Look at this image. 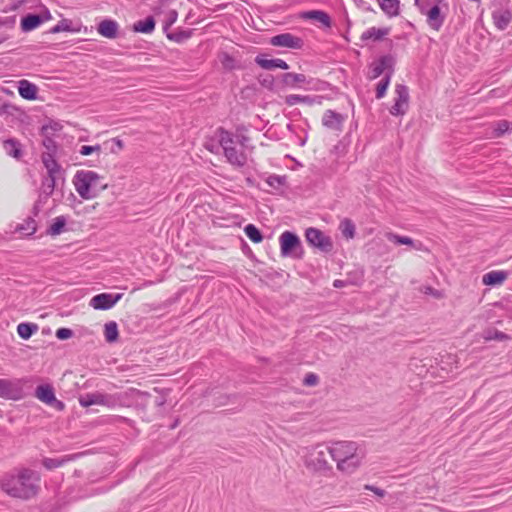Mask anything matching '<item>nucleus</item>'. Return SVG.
I'll return each mask as SVG.
<instances>
[{
	"instance_id": "f257e3e1",
	"label": "nucleus",
	"mask_w": 512,
	"mask_h": 512,
	"mask_svg": "<svg viewBox=\"0 0 512 512\" xmlns=\"http://www.w3.org/2000/svg\"><path fill=\"white\" fill-rule=\"evenodd\" d=\"M1 488L11 497L27 500L38 493L40 475L30 469L16 470L2 478Z\"/></svg>"
},
{
	"instance_id": "f03ea898",
	"label": "nucleus",
	"mask_w": 512,
	"mask_h": 512,
	"mask_svg": "<svg viewBox=\"0 0 512 512\" xmlns=\"http://www.w3.org/2000/svg\"><path fill=\"white\" fill-rule=\"evenodd\" d=\"M364 455L356 442L338 441L331 446V458L336 462L337 470L350 475L362 464Z\"/></svg>"
},
{
	"instance_id": "7ed1b4c3",
	"label": "nucleus",
	"mask_w": 512,
	"mask_h": 512,
	"mask_svg": "<svg viewBox=\"0 0 512 512\" xmlns=\"http://www.w3.org/2000/svg\"><path fill=\"white\" fill-rule=\"evenodd\" d=\"M73 185L82 199L90 200L107 188L104 178L92 170H79L73 177Z\"/></svg>"
},
{
	"instance_id": "20e7f679",
	"label": "nucleus",
	"mask_w": 512,
	"mask_h": 512,
	"mask_svg": "<svg viewBox=\"0 0 512 512\" xmlns=\"http://www.w3.org/2000/svg\"><path fill=\"white\" fill-rule=\"evenodd\" d=\"M217 137L227 161L231 165L237 167L244 166L246 163V155L242 150V145L239 143V139L234 138L230 132L224 129H219L217 131Z\"/></svg>"
},
{
	"instance_id": "39448f33",
	"label": "nucleus",
	"mask_w": 512,
	"mask_h": 512,
	"mask_svg": "<svg viewBox=\"0 0 512 512\" xmlns=\"http://www.w3.org/2000/svg\"><path fill=\"white\" fill-rule=\"evenodd\" d=\"M42 162L47 170V176L42 182V193L49 197L54 192L59 180H63V170L53 156L49 153L42 155Z\"/></svg>"
},
{
	"instance_id": "423d86ee",
	"label": "nucleus",
	"mask_w": 512,
	"mask_h": 512,
	"mask_svg": "<svg viewBox=\"0 0 512 512\" xmlns=\"http://www.w3.org/2000/svg\"><path fill=\"white\" fill-rule=\"evenodd\" d=\"M329 456L331 457V446L317 444L307 450L304 456V464L309 470L324 471L330 468Z\"/></svg>"
},
{
	"instance_id": "0eeeda50",
	"label": "nucleus",
	"mask_w": 512,
	"mask_h": 512,
	"mask_svg": "<svg viewBox=\"0 0 512 512\" xmlns=\"http://www.w3.org/2000/svg\"><path fill=\"white\" fill-rule=\"evenodd\" d=\"M421 13L427 17L428 25L438 31L442 26L445 16L441 13L440 4L442 0H415Z\"/></svg>"
},
{
	"instance_id": "6e6552de",
	"label": "nucleus",
	"mask_w": 512,
	"mask_h": 512,
	"mask_svg": "<svg viewBox=\"0 0 512 512\" xmlns=\"http://www.w3.org/2000/svg\"><path fill=\"white\" fill-rule=\"evenodd\" d=\"M279 242L282 256L301 257V242L296 234L285 231L280 235Z\"/></svg>"
},
{
	"instance_id": "1a4fd4ad",
	"label": "nucleus",
	"mask_w": 512,
	"mask_h": 512,
	"mask_svg": "<svg viewBox=\"0 0 512 512\" xmlns=\"http://www.w3.org/2000/svg\"><path fill=\"white\" fill-rule=\"evenodd\" d=\"M35 397L58 411H62L65 408L64 403L55 397L54 388L50 384L37 386L35 389Z\"/></svg>"
},
{
	"instance_id": "9d476101",
	"label": "nucleus",
	"mask_w": 512,
	"mask_h": 512,
	"mask_svg": "<svg viewBox=\"0 0 512 512\" xmlns=\"http://www.w3.org/2000/svg\"><path fill=\"white\" fill-rule=\"evenodd\" d=\"M394 104L390 108V113L394 116L404 115L409 106V92L405 85L397 84L395 87Z\"/></svg>"
},
{
	"instance_id": "9b49d317",
	"label": "nucleus",
	"mask_w": 512,
	"mask_h": 512,
	"mask_svg": "<svg viewBox=\"0 0 512 512\" xmlns=\"http://www.w3.org/2000/svg\"><path fill=\"white\" fill-rule=\"evenodd\" d=\"M0 397L10 400L22 399L24 397V392L21 381L0 379Z\"/></svg>"
},
{
	"instance_id": "f8f14e48",
	"label": "nucleus",
	"mask_w": 512,
	"mask_h": 512,
	"mask_svg": "<svg viewBox=\"0 0 512 512\" xmlns=\"http://www.w3.org/2000/svg\"><path fill=\"white\" fill-rule=\"evenodd\" d=\"M306 240L309 244L319 248L324 252L332 249V242L329 237L316 228H308L305 233Z\"/></svg>"
},
{
	"instance_id": "ddd939ff",
	"label": "nucleus",
	"mask_w": 512,
	"mask_h": 512,
	"mask_svg": "<svg viewBox=\"0 0 512 512\" xmlns=\"http://www.w3.org/2000/svg\"><path fill=\"white\" fill-rule=\"evenodd\" d=\"M121 298L122 294L101 293L92 297L89 304L96 310H108Z\"/></svg>"
},
{
	"instance_id": "4468645a",
	"label": "nucleus",
	"mask_w": 512,
	"mask_h": 512,
	"mask_svg": "<svg viewBox=\"0 0 512 512\" xmlns=\"http://www.w3.org/2000/svg\"><path fill=\"white\" fill-rule=\"evenodd\" d=\"M270 44L276 47L301 49L303 46V41L301 38L294 36L291 33H283L273 36L270 39Z\"/></svg>"
},
{
	"instance_id": "2eb2a0df",
	"label": "nucleus",
	"mask_w": 512,
	"mask_h": 512,
	"mask_svg": "<svg viewBox=\"0 0 512 512\" xmlns=\"http://www.w3.org/2000/svg\"><path fill=\"white\" fill-rule=\"evenodd\" d=\"M79 403L82 407H89L92 405H105L110 406L114 403L112 396L103 393H88L79 398Z\"/></svg>"
},
{
	"instance_id": "dca6fc26",
	"label": "nucleus",
	"mask_w": 512,
	"mask_h": 512,
	"mask_svg": "<svg viewBox=\"0 0 512 512\" xmlns=\"http://www.w3.org/2000/svg\"><path fill=\"white\" fill-rule=\"evenodd\" d=\"M394 60L391 56H383L379 60L373 62L370 66L369 78L376 79L387 71L392 74V66Z\"/></svg>"
},
{
	"instance_id": "f3484780",
	"label": "nucleus",
	"mask_w": 512,
	"mask_h": 512,
	"mask_svg": "<svg viewBox=\"0 0 512 512\" xmlns=\"http://www.w3.org/2000/svg\"><path fill=\"white\" fill-rule=\"evenodd\" d=\"M344 122V116L333 110H327L322 118V123L328 129L340 131Z\"/></svg>"
},
{
	"instance_id": "a211bd4d",
	"label": "nucleus",
	"mask_w": 512,
	"mask_h": 512,
	"mask_svg": "<svg viewBox=\"0 0 512 512\" xmlns=\"http://www.w3.org/2000/svg\"><path fill=\"white\" fill-rule=\"evenodd\" d=\"M385 237L388 241L396 244V245H406L410 246L416 250H425L423 244L419 241H414L412 238L408 236H401L393 232H387Z\"/></svg>"
},
{
	"instance_id": "6ab92c4d",
	"label": "nucleus",
	"mask_w": 512,
	"mask_h": 512,
	"mask_svg": "<svg viewBox=\"0 0 512 512\" xmlns=\"http://www.w3.org/2000/svg\"><path fill=\"white\" fill-rule=\"evenodd\" d=\"M119 25L116 21L105 19L98 25L97 31L103 37L114 39L117 37Z\"/></svg>"
},
{
	"instance_id": "aec40b11",
	"label": "nucleus",
	"mask_w": 512,
	"mask_h": 512,
	"mask_svg": "<svg viewBox=\"0 0 512 512\" xmlns=\"http://www.w3.org/2000/svg\"><path fill=\"white\" fill-rule=\"evenodd\" d=\"M255 61L261 68L267 70L276 68L287 70L289 68L288 64L282 59H267L262 56H257Z\"/></svg>"
},
{
	"instance_id": "412c9836",
	"label": "nucleus",
	"mask_w": 512,
	"mask_h": 512,
	"mask_svg": "<svg viewBox=\"0 0 512 512\" xmlns=\"http://www.w3.org/2000/svg\"><path fill=\"white\" fill-rule=\"evenodd\" d=\"M389 33H390V28H388V27H382V28L371 27L362 33L361 40H363V41H367V40L379 41V40L383 39L385 36H387Z\"/></svg>"
},
{
	"instance_id": "4be33fe9",
	"label": "nucleus",
	"mask_w": 512,
	"mask_h": 512,
	"mask_svg": "<svg viewBox=\"0 0 512 512\" xmlns=\"http://www.w3.org/2000/svg\"><path fill=\"white\" fill-rule=\"evenodd\" d=\"M317 98L318 97H311L308 95L302 96L297 94H290L284 98V101L289 106H294L297 104L313 105L315 103H320V101H317Z\"/></svg>"
},
{
	"instance_id": "5701e85b",
	"label": "nucleus",
	"mask_w": 512,
	"mask_h": 512,
	"mask_svg": "<svg viewBox=\"0 0 512 512\" xmlns=\"http://www.w3.org/2000/svg\"><path fill=\"white\" fill-rule=\"evenodd\" d=\"M18 92L22 98L34 100L37 96V87L27 80H21L19 82Z\"/></svg>"
},
{
	"instance_id": "b1692460",
	"label": "nucleus",
	"mask_w": 512,
	"mask_h": 512,
	"mask_svg": "<svg viewBox=\"0 0 512 512\" xmlns=\"http://www.w3.org/2000/svg\"><path fill=\"white\" fill-rule=\"evenodd\" d=\"M507 278L504 271H490L483 275L482 282L484 285L494 286L502 284Z\"/></svg>"
},
{
	"instance_id": "393cba45",
	"label": "nucleus",
	"mask_w": 512,
	"mask_h": 512,
	"mask_svg": "<svg viewBox=\"0 0 512 512\" xmlns=\"http://www.w3.org/2000/svg\"><path fill=\"white\" fill-rule=\"evenodd\" d=\"M493 22L499 30H505L511 22V13L507 10L496 11L492 15Z\"/></svg>"
},
{
	"instance_id": "a878e982",
	"label": "nucleus",
	"mask_w": 512,
	"mask_h": 512,
	"mask_svg": "<svg viewBox=\"0 0 512 512\" xmlns=\"http://www.w3.org/2000/svg\"><path fill=\"white\" fill-rule=\"evenodd\" d=\"M42 22H43V19L39 15L28 14L21 20V29L24 32H29V31L37 28Z\"/></svg>"
},
{
	"instance_id": "bb28decb",
	"label": "nucleus",
	"mask_w": 512,
	"mask_h": 512,
	"mask_svg": "<svg viewBox=\"0 0 512 512\" xmlns=\"http://www.w3.org/2000/svg\"><path fill=\"white\" fill-rule=\"evenodd\" d=\"M134 31L141 33H151L155 29V20L152 16L147 17L145 20L138 21L134 24Z\"/></svg>"
},
{
	"instance_id": "cd10ccee",
	"label": "nucleus",
	"mask_w": 512,
	"mask_h": 512,
	"mask_svg": "<svg viewBox=\"0 0 512 512\" xmlns=\"http://www.w3.org/2000/svg\"><path fill=\"white\" fill-rule=\"evenodd\" d=\"M381 9L389 16L399 13V0H378Z\"/></svg>"
},
{
	"instance_id": "c85d7f7f",
	"label": "nucleus",
	"mask_w": 512,
	"mask_h": 512,
	"mask_svg": "<svg viewBox=\"0 0 512 512\" xmlns=\"http://www.w3.org/2000/svg\"><path fill=\"white\" fill-rule=\"evenodd\" d=\"M282 82L286 86L295 87L297 84L305 83L306 76L298 73H285L282 75Z\"/></svg>"
},
{
	"instance_id": "c756f323",
	"label": "nucleus",
	"mask_w": 512,
	"mask_h": 512,
	"mask_svg": "<svg viewBox=\"0 0 512 512\" xmlns=\"http://www.w3.org/2000/svg\"><path fill=\"white\" fill-rule=\"evenodd\" d=\"M75 456H64L62 458H44L42 464L45 468L52 470L74 459Z\"/></svg>"
},
{
	"instance_id": "7c9ffc66",
	"label": "nucleus",
	"mask_w": 512,
	"mask_h": 512,
	"mask_svg": "<svg viewBox=\"0 0 512 512\" xmlns=\"http://www.w3.org/2000/svg\"><path fill=\"white\" fill-rule=\"evenodd\" d=\"M5 152L16 159L21 156L20 144L16 140L9 139L6 140L3 144Z\"/></svg>"
},
{
	"instance_id": "2f4dec72",
	"label": "nucleus",
	"mask_w": 512,
	"mask_h": 512,
	"mask_svg": "<svg viewBox=\"0 0 512 512\" xmlns=\"http://www.w3.org/2000/svg\"><path fill=\"white\" fill-rule=\"evenodd\" d=\"M104 336L109 343H113L118 339V326L116 322L111 321L105 324Z\"/></svg>"
},
{
	"instance_id": "473e14b6",
	"label": "nucleus",
	"mask_w": 512,
	"mask_h": 512,
	"mask_svg": "<svg viewBox=\"0 0 512 512\" xmlns=\"http://www.w3.org/2000/svg\"><path fill=\"white\" fill-rule=\"evenodd\" d=\"M38 329V326L36 324H31V323H20L18 326H17V332H18V335L22 338V339H29L33 333H35Z\"/></svg>"
},
{
	"instance_id": "72a5a7b5",
	"label": "nucleus",
	"mask_w": 512,
	"mask_h": 512,
	"mask_svg": "<svg viewBox=\"0 0 512 512\" xmlns=\"http://www.w3.org/2000/svg\"><path fill=\"white\" fill-rule=\"evenodd\" d=\"M305 17L308 19L316 20L325 26H330V17L327 13L319 10H312L305 13Z\"/></svg>"
},
{
	"instance_id": "f704fd0d",
	"label": "nucleus",
	"mask_w": 512,
	"mask_h": 512,
	"mask_svg": "<svg viewBox=\"0 0 512 512\" xmlns=\"http://www.w3.org/2000/svg\"><path fill=\"white\" fill-rule=\"evenodd\" d=\"M66 225V218L64 216H58L53 220V223L48 229V233L52 236L59 235L63 232Z\"/></svg>"
},
{
	"instance_id": "c9c22d12",
	"label": "nucleus",
	"mask_w": 512,
	"mask_h": 512,
	"mask_svg": "<svg viewBox=\"0 0 512 512\" xmlns=\"http://www.w3.org/2000/svg\"><path fill=\"white\" fill-rule=\"evenodd\" d=\"M340 230L342 235L347 239H352L355 236V225L350 219H344L340 223Z\"/></svg>"
},
{
	"instance_id": "e433bc0d",
	"label": "nucleus",
	"mask_w": 512,
	"mask_h": 512,
	"mask_svg": "<svg viewBox=\"0 0 512 512\" xmlns=\"http://www.w3.org/2000/svg\"><path fill=\"white\" fill-rule=\"evenodd\" d=\"M246 236L254 243H260L263 239L261 232L253 224H248L244 228Z\"/></svg>"
},
{
	"instance_id": "4c0bfd02",
	"label": "nucleus",
	"mask_w": 512,
	"mask_h": 512,
	"mask_svg": "<svg viewBox=\"0 0 512 512\" xmlns=\"http://www.w3.org/2000/svg\"><path fill=\"white\" fill-rule=\"evenodd\" d=\"M482 337L486 341H490V340L503 341V340L509 339L508 335H506L503 332H500L498 330H494V329L485 330L482 334Z\"/></svg>"
},
{
	"instance_id": "58836bf2",
	"label": "nucleus",
	"mask_w": 512,
	"mask_h": 512,
	"mask_svg": "<svg viewBox=\"0 0 512 512\" xmlns=\"http://www.w3.org/2000/svg\"><path fill=\"white\" fill-rule=\"evenodd\" d=\"M391 73H386L385 77L378 83L376 88V98L381 99L386 94L387 88L390 84Z\"/></svg>"
},
{
	"instance_id": "ea45409f",
	"label": "nucleus",
	"mask_w": 512,
	"mask_h": 512,
	"mask_svg": "<svg viewBox=\"0 0 512 512\" xmlns=\"http://www.w3.org/2000/svg\"><path fill=\"white\" fill-rule=\"evenodd\" d=\"M63 31H67V32L75 31V29H73L71 27V21L70 20L63 19L57 25L52 27L51 30H50V32L52 34H56V33L63 32Z\"/></svg>"
},
{
	"instance_id": "a19ab883",
	"label": "nucleus",
	"mask_w": 512,
	"mask_h": 512,
	"mask_svg": "<svg viewBox=\"0 0 512 512\" xmlns=\"http://www.w3.org/2000/svg\"><path fill=\"white\" fill-rule=\"evenodd\" d=\"M219 61L222 66L227 70H232L235 67V60L227 52H221L219 54Z\"/></svg>"
},
{
	"instance_id": "79ce46f5",
	"label": "nucleus",
	"mask_w": 512,
	"mask_h": 512,
	"mask_svg": "<svg viewBox=\"0 0 512 512\" xmlns=\"http://www.w3.org/2000/svg\"><path fill=\"white\" fill-rule=\"evenodd\" d=\"M267 183L273 188H279L280 186L284 185L285 178L277 175H271L268 177Z\"/></svg>"
},
{
	"instance_id": "37998d69",
	"label": "nucleus",
	"mask_w": 512,
	"mask_h": 512,
	"mask_svg": "<svg viewBox=\"0 0 512 512\" xmlns=\"http://www.w3.org/2000/svg\"><path fill=\"white\" fill-rule=\"evenodd\" d=\"M18 230L19 231H22V230L27 231L26 232L27 235H32L36 231L35 221L32 219L27 220L26 225L19 226Z\"/></svg>"
},
{
	"instance_id": "c03bdc74",
	"label": "nucleus",
	"mask_w": 512,
	"mask_h": 512,
	"mask_svg": "<svg viewBox=\"0 0 512 512\" xmlns=\"http://www.w3.org/2000/svg\"><path fill=\"white\" fill-rule=\"evenodd\" d=\"M100 151H101L100 145H95V146L84 145L80 148L79 153L83 156H87L94 152L100 153Z\"/></svg>"
},
{
	"instance_id": "a18cd8bd",
	"label": "nucleus",
	"mask_w": 512,
	"mask_h": 512,
	"mask_svg": "<svg viewBox=\"0 0 512 512\" xmlns=\"http://www.w3.org/2000/svg\"><path fill=\"white\" fill-rule=\"evenodd\" d=\"M73 336V331L69 328H59L56 331V337L60 340H66Z\"/></svg>"
},
{
	"instance_id": "49530a36",
	"label": "nucleus",
	"mask_w": 512,
	"mask_h": 512,
	"mask_svg": "<svg viewBox=\"0 0 512 512\" xmlns=\"http://www.w3.org/2000/svg\"><path fill=\"white\" fill-rule=\"evenodd\" d=\"M509 129V123L507 121H501L497 124L496 128L494 129V133L496 137H500L503 135L506 131Z\"/></svg>"
},
{
	"instance_id": "de8ad7c7",
	"label": "nucleus",
	"mask_w": 512,
	"mask_h": 512,
	"mask_svg": "<svg viewBox=\"0 0 512 512\" xmlns=\"http://www.w3.org/2000/svg\"><path fill=\"white\" fill-rule=\"evenodd\" d=\"M364 489L373 492L375 495H377L379 497H384L386 495V491L385 490H383L381 488H378L376 486H373V485L366 484L364 486Z\"/></svg>"
},
{
	"instance_id": "09e8293b",
	"label": "nucleus",
	"mask_w": 512,
	"mask_h": 512,
	"mask_svg": "<svg viewBox=\"0 0 512 512\" xmlns=\"http://www.w3.org/2000/svg\"><path fill=\"white\" fill-rule=\"evenodd\" d=\"M317 383H318V377L313 373L307 374L304 378V384L307 386H314Z\"/></svg>"
},
{
	"instance_id": "8fccbe9b",
	"label": "nucleus",
	"mask_w": 512,
	"mask_h": 512,
	"mask_svg": "<svg viewBox=\"0 0 512 512\" xmlns=\"http://www.w3.org/2000/svg\"><path fill=\"white\" fill-rule=\"evenodd\" d=\"M425 293L426 294H431V295H433L436 298H440L441 297V293L439 291L433 289L432 287H427L425 289Z\"/></svg>"
},
{
	"instance_id": "3c124183",
	"label": "nucleus",
	"mask_w": 512,
	"mask_h": 512,
	"mask_svg": "<svg viewBox=\"0 0 512 512\" xmlns=\"http://www.w3.org/2000/svg\"><path fill=\"white\" fill-rule=\"evenodd\" d=\"M205 147H206L209 151H211V152H217V150L219 149V147H218L217 145H215V144H213V143H209V142H207V143L205 144Z\"/></svg>"
},
{
	"instance_id": "603ef678",
	"label": "nucleus",
	"mask_w": 512,
	"mask_h": 512,
	"mask_svg": "<svg viewBox=\"0 0 512 512\" xmlns=\"http://www.w3.org/2000/svg\"><path fill=\"white\" fill-rule=\"evenodd\" d=\"M333 285L336 288H342V287H344V282L342 280H335Z\"/></svg>"
},
{
	"instance_id": "864d4df0",
	"label": "nucleus",
	"mask_w": 512,
	"mask_h": 512,
	"mask_svg": "<svg viewBox=\"0 0 512 512\" xmlns=\"http://www.w3.org/2000/svg\"><path fill=\"white\" fill-rule=\"evenodd\" d=\"M114 142H115V144L117 145V147H118L119 149H122V148H123V146H124V145H123V142H122L120 139L115 138V139H114Z\"/></svg>"
},
{
	"instance_id": "5fc2aeb1",
	"label": "nucleus",
	"mask_w": 512,
	"mask_h": 512,
	"mask_svg": "<svg viewBox=\"0 0 512 512\" xmlns=\"http://www.w3.org/2000/svg\"><path fill=\"white\" fill-rule=\"evenodd\" d=\"M52 144H53V142H52V140H51V139L47 138L46 140H44V145H45L47 148H49V147H50V145H52Z\"/></svg>"
},
{
	"instance_id": "6e6d98bb",
	"label": "nucleus",
	"mask_w": 512,
	"mask_h": 512,
	"mask_svg": "<svg viewBox=\"0 0 512 512\" xmlns=\"http://www.w3.org/2000/svg\"><path fill=\"white\" fill-rule=\"evenodd\" d=\"M48 129H49V127H48V126H43V127H42V132H43L44 134H46V133L48 132Z\"/></svg>"
},
{
	"instance_id": "4d7b16f0",
	"label": "nucleus",
	"mask_w": 512,
	"mask_h": 512,
	"mask_svg": "<svg viewBox=\"0 0 512 512\" xmlns=\"http://www.w3.org/2000/svg\"><path fill=\"white\" fill-rule=\"evenodd\" d=\"M172 15H173V20H175L176 16H177L176 12H172Z\"/></svg>"
}]
</instances>
